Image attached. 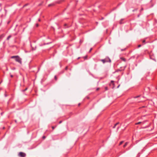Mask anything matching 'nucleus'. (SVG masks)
<instances>
[{"label":"nucleus","instance_id":"obj_1","mask_svg":"<svg viewBox=\"0 0 157 157\" xmlns=\"http://www.w3.org/2000/svg\"><path fill=\"white\" fill-rule=\"evenodd\" d=\"M12 59H14L15 61L21 64L22 59L18 56H13L11 57Z\"/></svg>","mask_w":157,"mask_h":157},{"label":"nucleus","instance_id":"obj_2","mask_svg":"<svg viewBox=\"0 0 157 157\" xmlns=\"http://www.w3.org/2000/svg\"><path fill=\"white\" fill-rule=\"evenodd\" d=\"M18 155L21 157H25L26 155V154L25 153L21 152L19 153Z\"/></svg>","mask_w":157,"mask_h":157},{"label":"nucleus","instance_id":"obj_3","mask_svg":"<svg viewBox=\"0 0 157 157\" xmlns=\"http://www.w3.org/2000/svg\"><path fill=\"white\" fill-rule=\"evenodd\" d=\"M105 59L106 62H111V60L109 57H106Z\"/></svg>","mask_w":157,"mask_h":157},{"label":"nucleus","instance_id":"obj_4","mask_svg":"<svg viewBox=\"0 0 157 157\" xmlns=\"http://www.w3.org/2000/svg\"><path fill=\"white\" fill-rule=\"evenodd\" d=\"M120 59H121L122 60H123L124 61V62H126V59L125 58H124L121 57L120 58Z\"/></svg>","mask_w":157,"mask_h":157},{"label":"nucleus","instance_id":"obj_5","mask_svg":"<svg viewBox=\"0 0 157 157\" xmlns=\"http://www.w3.org/2000/svg\"><path fill=\"white\" fill-rule=\"evenodd\" d=\"M101 61H102L103 63H105L106 62L105 59H101Z\"/></svg>","mask_w":157,"mask_h":157},{"label":"nucleus","instance_id":"obj_6","mask_svg":"<svg viewBox=\"0 0 157 157\" xmlns=\"http://www.w3.org/2000/svg\"><path fill=\"white\" fill-rule=\"evenodd\" d=\"M4 36V34H2L0 36V39H2L3 38Z\"/></svg>","mask_w":157,"mask_h":157},{"label":"nucleus","instance_id":"obj_7","mask_svg":"<svg viewBox=\"0 0 157 157\" xmlns=\"http://www.w3.org/2000/svg\"><path fill=\"white\" fill-rule=\"evenodd\" d=\"M128 144V142L125 143V144L123 146L124 147H125Z\"/></svg>","mask_w":157,"mask_h":157},{"label":"nucleus","instance_id":"obj_8","mask_svg":"<svg viewBox=\"0 0 157 157\" xmlns=\"http://www.w3.org/2000/svg\"><path fill=\"white\" fill-rule=\"evenodd\" d=\"M142 123L144 124V123L143 122H137V123H136L135 124H140Z\"/></svg>","mask_w":157,"mask_h":157},{"label":"nucleus","instance_id":"obj_9","mask_svg":"<svg viewBox=\"0 0 157 157\" xmlns=\"http://www.w3.org/2000/svg\"><path fill=\"white\" fill-rule=\"evenodd\" d=\"M11 37V35H10V36H8V37H7V40H9V39H10V38Z\"/></svg>","mask_w":157,"mask_h":157},{"label":"nucleus","instance_id":"obj_10","mask_svg":"<svg viewBox=\"0 0 157 157\" xmlns=\"http://www.w3.org/2000/svg\"><path fill=\"white\" fill-rule=\"evenodd\" d=\"M118 124V123H116L114 125V126L113 127V128H115L116 126Z\"/></svg>","mask_w":157,"mask_h":157},{"label":"nucleus","instance_id":"obj_11","mask_svg":"<svg viewBox=\"0 0 157 157\" xmlns=\"http://www.w3.org/2000/svg\"><path fill=\"white\" fill-rule=\"evenodd\" d=\"M114 81H113V80H112L111 81V83H112L113 85V86H114Z\"/></svg>","mask_w":157,"mask_h":157},{"label":"nucleus","instance_id":"obj_12","mask_svg":"<svg viewBox=\"0 0 157 157\" xmlns=\"http://www.w3.org/2000/svg\"><path fill=\"white\" fill-rule=\"evenodd\" d=\"M123 141H121V142H120V144H119V145H121V144L123 143Z\"/></svg>","mask_w":157,"mask_h":157},{"label":"nucleus","instance_id":"obj_13","mask_svg":"<svg viewBox=\"0 0 157 157\" xmlns=\"http://www.w3.org/2000/svg\"><path fill=\"white\" fill-rule=\"evenodd\" d=\"M54 5V4H50L48 5V6H50L52 5Z\"/></svg>","mask_w":157,"mask_h":157},{"label":"nucleus","instance_id":"obj_14","mask_svg":"<svg viewBox=\"0 0 157 157\" xmlns=\"http://www.w3.org/2000/svg\"><path fill=\"white\" fill-rule=\"evenodd\" d=\"M142 42L143 43H144V44L145 43V40H143Z\"/></svg>","mask_w":157,"mask_h":157},{"label":"nucleus","instance_id":"obj_15","mask_svg":"<svg viewBox=\"0 0 157 157\" xmlns=\"http://www.w3.org/2000/svg\"><path fill=\"white\" fill-rule=\"evenodd\" d=\"M141 46V45L140 44L138 45V47L139 48Z\"/></svg>","mask_w":157,"mask_h":157},{"label":"nucleus","instance_id":"obj_16","mask_svg":"<svg viewBox=\"0 0 157 157\" xmlns=\"http://www.w3.org/2000/svg\"><path fill=\"white\" fill-rule=\"evenodd\" d=\"M105 90H108V88L107 87H105Z\"/></svg>","mask_w":157,"mask_h":157},{"label":"nucleus","instance_id":"obj_17","mask_svg":"<svg viewBox=\"0 0 157 157\" xmlns=\"http://www.w3.org/2000/svg\"><path fill=\"white\" fill-rule=\"evenodd\" d=\"M68 69V67H66L65 68V69L66 70H67V69Z\"/></svg>","mask_w":157,"mask_h":157},{"label":"nucleus","instance_id":"obj_18","mask_svg":"<svg viewBox=\"0 0 157 157\" xmlns=\"http://www.w3.org/2000/svg\"><path fill=\"white\" fill-rule=\"evenodd\" d=\"M52 128L53 129H54L55 128V127H54V126H52Z\"/></svg>","mask_w":157,"mask_h":157},{"label":"nucleus","instance_id":"obj_19","mask_svg":"<svg viewBox=\"0 0 157 157\" xmlns=\"http://www.w3.org/2000/svg\"><path fill=\"white\" fill-rule=\"evenodd\" d=\"M55 79L56 80V79H57L56 77V76H55Z\"/></svg>","mask_w":157,"mask_h":157},{"label":"nucleus","instance_id":"obj_20","mask_svg":"<svg viewBox=\"0 0 157 157\" xmlns=\"http://www.w3.org/2000/svg\"><path fill=\"white\" fill-rule=\"evenodd\" d=\"M13 75H10V77H13Z\"/></svg>","mask_w":157,"mask_h":157},{"label":"nucleus","instance_id":"obj_21","mask_svg":"<svg viewBox=\"0 0 157 157\" xmlns=\"http://www.w3.org/2000/svg\"><path fill=\"white\" fill-rule=\"evenodd\" d=\"M62 121H60L59 122V124H60L62 123Z\"/></svg>","mask_w":157,"mask_h":157},{"label":"nucleus","instance_id":"obj_22","mask_svg":"<svg viewBox=\"0 0 157 157\" xmlns=\"http://www.w3.org/2000/svg\"><path fill=\"white\" fill-rule=\"evenodd\" d=\"M36 26L38 27V24H36Z\"/></svg>","mask_w":157,"mask_h":157},{"label":"nucleus","instance_id":"obj_23","mask_svg":"<svg viewBox=\"0 0 157 157\" xmlns=\"http://www.w3.org/2000/svg\"><path fill=\"white\" fill-rule=\"evenodd\" d=\"M43 139H45V136H43Z\"/></svg>","mask_w":157,"mask_h":157},{"label":"nucleus","instance_id":"obj_24","mask_svg":"<svg viewBox=\"0 0 157 157\" xmlns=\"http://www.w3.org/2000/svg\"><path fill=\"white\" fill-rule=\"evenodd\" d=\"M92 49V48H90V50L89 52H91V51Z\"/></svg>","mask_w":157,"mask_h":157},{"label":"nucleus","instance_id":"obj_25","mask_svg":"<svg viewBox=\"0 0 157 157\" xmlns=\"http://www.w3.org/2000/svg\"><path fill=\"white\" fill-rule=\"evenodd\" d=\"M139 96H136V97H135L134 98H138Z\"/></svg>","mask_w":157,"mask_h":157},{"label":"nucleus","instance_id":"obj_26","mask_svg":"<svg viewBox=\"0 0 157 157\" xmlns=\"http://www.w3.org/2000/svg\"><path fill=\"white\" fill-rule=\"evenodd\" d=\"M38 21H40V19H38Z\"/></svg>","mask_w":157,"mask_h":157},{"label":"nucleus","instance_id":"obj_27","mask_svg":"<svg viewBox=\"0 0 157 157\" xmlns=\"http://www.w3.org/2000/svg\"><path fill=\"white\" fill-rule=\"evenodd\" d=\"M27 90V88H26V89L24 90V91H25V90Z\"/></svg>","mask_w":157,"mask_h":157},{"label":"nucleus","instance_id":"obj_28","mask_svg":"<svg viewBox=\"0 0 157 157\" xmlns=\"http://www.w3.org/2000/svg\"><path fill=\"white\" fill-rule=\"evenodd\" d=\"M119 128V127H117V129L118 130V129Z\"/></svg>","mask_w":157,"mask_h":157},{"label":"nucleus","instance_id":"obj_29","mask_svg":"<svg viewBox=\"0 0 157 157\" xmlns=\"http://www.w3.org/2000/svg\"><path fill=\"white\" fill-rule=\"evenodd\" d=\"M120 86V85H119L118 86H117V88H118L119 87V86Z\"/></svg>","mask_w":157,"mask_h":157},{"label":"nucleus","instance_id":"obj_30","mask_svg":"<svg viewBox=\"0 0 157 157\" xmlns=\"http://www.w3.org/2000/svg\"><path fill=\"white\" fill-rule=\"evenodd\" d=\"M80 105V103H79V104H78V105Z\"/></svg>","mask_w":157,"mask_h":157},{"label":"nucleus","instance_id":"obj_31","mask_svg":"<svg viewBox=\"0 0 157 157\" xmlns=\"http://www.w3.org/2000/svg\"><path fill=\"white\" fill-rule=\"evenodd\" d=\"M50 43H47V44H49Z\"/></svg>","mask_w":157,"mask_h":157},{"label":"nucleus","instance_id":"obj_32","mask_svg":"<svg viewBox=\"0 0 157 157\" xmlns=\"http://www.w3.org/2000/svg\"><path fill=\"white\" fill-rule=\"evenodd\" d=\"M98 89H99V88H97V90H98Z\"/></svg>","mask_w":157,"mask_h":157},{"label":"nucleus","instance_id":"obj_33","mask_svg":"<svg viewBox=\"0 0 157 157\" xmlns=\"http://www.w3.org/2000/svg\"><path fill=\"white\" fill-rule=\"evenodd\" d=\"M142 97H140V99H142Z\"/></svg>","mask_w":157,"mask_h":157},{"label":"nucleus","instance_id":"obj_34","mask_svg":"<svg viewBox=\"0 0 157 157\" xmlns=\"http://www.w3.org/2000/svg\"><path fill=\"white\" fill-rule=\"evenodd\" d=\"M1 115H2V113H1Z\"/></svg>","mask_w":157,"mask_h":157},{"label":"nucleus","instance_id":"obj_35","mask_svg":"<svg viewBox=\"0 0 157 157\" xmlns=\"http://www.w3.org/2000/svg\"><path fill=\"white\" fill-rule=\"evenodd\" d=\"M156 89L157 90V86L156 87Z\"/></svg>","mask_w":157,"mask_h":157},{"label":"nucleus","instance_id":"obj_36","mask_svg":"<svg viewBox=\"0 0 157 157\" xmlns=\"http://www.w3.org/2000/svg\"><path fill=\"white\" fill-rule=\"evenodd\" d=\"M143 10V9L142 8V9H141V10Z\"/></svg>","mask_w":157,"mask_h":157},{"label":"nucleus","instance_id":"obj_37","mask_svg":"<svg viewBox=\"0 0 157 157\" xmlns=\"http://www.w3.org/2000/svg\"><path fill=\"white\" fill-rule=\"evenodd\" d=\"M15 69V68H13V70H14Z\"/></svg>","mask_w":157,"mask_h":157},{"label":"nucleus","instance_id":"obj_38","mask_svg":"<svg viewBox=\"0 0 157 157\" xmlns=\"http://www.w3.org/2000/svg\"><path fill=\"white\" fill-rule=\"evenodd\" d=\"M144 107V106H143V107Z\"/></svg>","mask_w":157,"mask_h":157}]
</instances>
